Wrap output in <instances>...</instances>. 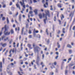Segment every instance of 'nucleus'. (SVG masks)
I'll return each instance as SVG.
<instances>
[{
  "instance_id": "f257e3e1",
  "label": "nucleus",
  "mask_w": 75,
  "mask_h": 75,
  "mask_svg": "<svg viewBox=\"0 0 75 75\" xmlns=\"http://www.w3.org/2000/svg\"><path fill=\"white\" fill-rule=\"evenodd\" d=\"M35 43H33V47L34 48V51L35 53V54H36V53H37L38 55H37V60L36 61V63L37 64V65H39V64H38V62H39V61H40V57H39V52H40V51L38 50V49L39 50H41V49H40V47L36 46V47H35Z\"/></svg>"
},
{
  "instance_id": "f03ea898",
  "label": "nucleus",
  "mask_w": 75,
  "mask_h": 75,
  "mask_svg": "<svg viewBox=\"0 0 75 75\" xmlns=\"http://www.w3.org/2000/svg\"><path fill=\"white\" fill-rule=\"evenodd\" d=\"M46 13V14H43V17L44 18H45V19H44V22L45 24H46V21H47V16H48L49 17H50V12L48 11H45Z\"/></svg>"
},
{
  "instance_id": "7ed1b4c3",
  "label": "nucleus",
  "mask_w": 75,
  "mask_h": 75,
  "mask_svg": "<svg viewBox=\"0 0 75 75\" xmlns=\"http://www.w3.org/2000/svg\"><path fill=\"white\" fill-rule=\"evenodd\" d=\"M5 31H4V34L6 35H9L10 34V32H8V30L7 28V25H5L4 27Z\"/></svg>"
},
{
  "instance_id": "20e7f679",
  "label": "nucleus",
  "mask_w": 75,
  "mask_h": 75,
  "mask_svg": "<svg viewBox=\"0 0 75 75\" xmlns=\"http://www.w3.org/2000/svg\"><path fill=\"white\" fill-rule=\"evenodd\" d=\"M22 1L23 2H22L21 1L20 2V3L21 4V6H23V8H25V4L24 3V0H22Z\"/></svg>"
},
{
  "instance_id": "39448f33",
  "label": "nucleus",
  "mask_w": 75,
  "mask_h": 75,
  "mask_svg": "<svg viewBox=\"0 0 75 75\" xmlns=\"http://www.w3.org/2000/svg\"><path fill=\"white\" fill-rule=\"evenodd\" d=\"M74 11L71 12L69 15V17H71L70 21L72 20V17H73V15H74Z\"/></svg>"
},
{
  "instance_id": "423d86ee",
  "label": "nucleus",
  "mask_w": 75,
  "mask_h": 75,
  "mask_svg": "<svg viewBox=\"0 0 75 75\" xmlns=\"http://www.w3.org/2000/svg\"><path fill=\"white\" fill-rule=\"evenodd\" d=\"M0 72H1V71H2V62H0Z\"/></svg>"
},
{
  "instance_id": "0eeeda50",
  "label": "nucleus",
  "mask_w": 75,
  "mask_h": 75,
  "mask_svg": "<svg viewBox=\"0 0 75 75\" xmlns=\"http://www.w3.org/2000/svg\"><path fill=\"white\" fill-rule=\"evenodd\" d=\"M16 6L17 8H19V10H21V8H20V5L18 4H16Z\"/></svg>"
},
{
  "instance_id": "6e6552de",
  "label": "nucleus",
  "mask_w": 75,
  "mask_h": 75,
  "mask_svg": "<svg viewBox=\"0 0 75 75\" xmlns=\"http://www.w3.org/2000/svg\"><path fill=\"white\" fill-rule=\"evenodd\" d=\"M57 6L58 7H59V8H61L62 7V6H61V4H58Z\"/></svg>"
},
{
  "instance_id": "1a4fd4ad",
  "label": "nucleus",
  "mask_w": 75,
  "mask_h": 75,
  "mask_svg": "<svg viewBox=\"0 0 75 75\" xmlns=\"http://www.w3.org/2000/svg\"><path fill=\"white\" fill-rule=\"evenodd\" d=\"M1 45H2V47H6V46L7 45V43H5L3 44V43H1Z\"/></svg>"
},
{
  "instance_id": "9d476101",
  "label": "nucleus",
  "mask_w": 75,
  "mask_h": 75,
  "mask_svg": "<svg viewBox=\"0 0 75 75\" xmlns=\"http://www.w3.org/2000/svg\"><path fill=\"white\" fill-rule=\"evenodd\" d=\"M39 17L40 19H41V18H42V14H40L39 15Z\"/></svg>"
},
{
  "instance_id": "9b49d317",
  "label": "nucleus",
  "mask_w": 75,
  "mask_h": 75,
  "mask_svg": "<svg viewBox=\"0 0 75 75\" xmlns=\"http://www.w3.org/2000/svg\"><path fill=\"white\" fill-rule=\"evenodd\" d=\"M31 45L30 44H28V46L29 48H30V49H33V47H31Z\"/></svg>"
},
{
  "instance_id": "f8f14e48",
  "label": "nucleus",
  "mask_w": 75,
  "mask_h": 75,
  "mask_svg": "<svg viewBox=\"0 0 75 75\" xmlns=\"http://www.w3.org/2000/svg\"><path fill=\"white\" fill-rule=\"evenodd\" d=\"M37 11H38V10L37 9H35L34 11V12L35 13V14L37 15Z\"/></svg>"
},
{
  "instance_id": "ddd939ff",
  "label": "nucleus",
  "mask_w": 75,
  "mask_h": 75,
  "mask_svg": "<svg viewBox=\"0 0 75 75\" xmlns=\"http://www.w3.org/2000/svg\"><path fill=\"white\" fill-rule=\"evenodd\" d=\"M67 47H68V48H72V46L70 45H67Z\"/></svg>"
},
{
  "instance_id": "4468645a",
  "label": "nucleus",
  "mask_w": 75,
  "mask_h": 75,
  "mask_svg": "<svg viewBox=\"0 0 75 75\" xmlns=\"http://www.w3.org/2000/svg\"><path fill=\"white\" fill-rule=\"evenodd\" d=\"M11 34H14V31L13 30V29H12L11 30Z\"/></svg>"
},
{
  "instance_id": "2eb2a0df",
  "label": "nucleus",
  "mask_w": 75,
  "mask_h": 75,
  "mask_svg": "<svg viewBox=\"0 0 75 75\" xmlns=\"http://www.w3.org/2000/svg\"><path fill=\"white\" fill-rule=\"evenodd\" d=\"M7 23L9 24V20H8V17H7Z\"/></svg>"
},
{
  "instance_id": "dca6fc26",
  "label": "nucleus",
  "mask_w": 75,
  "mask_h": 75,
  "mask_svg": "<svg viewBox=\"0 0 75 75\" xmlns=\"http://www.w3.org/2000/svg\"><path fill=\"white\" fill-rule=\"evenodd\" d=\"M11 50H10L9 52V54L10 55H9V57H11Z\"/></svg>"
},
{
  "instance_id": "f3484780",
  "label": "nucleus",
  "mask_w": 75,
  "mask_h": 75,
  "mask_svg": "<svg viewBox=\"0 0 75 75\" xmlns=\"http://www.w3.org/2000/svg\"><path fill=\"white\" fill-rule=\"evenodd\" d=\"M18 13L17 12L16 13V14L13 16V17H16V16H18Z\"/></svg>"
},
{
  "instance_id": "a211bd4d",
  "label": "nucleus",
  "mask_w": 75,
  "mask_h": 75,
  "mask_svg": "<svg viewBox=\"0 0 75 75\" xmlns=\"http://www.w3.org/2000/svg\"><path fill=\"white\" fill-rule=\"evenodd\" d=\"M65 29L64 28L63 29L62 31H63V33H65Z\"/></svg>"
},
{
  "instance_id": "6ab92c4d",
  "label": "nucleus",
  "mask_w": 75,
  "mask_h": 75,
  "mask_svg": "<svg viewBox=\"0 0 75 75\" xmlns=\"http://www.w3.org/2000/svg\"><path fill=\"white\" fill-rule=\"evenodd\" d=\"M64 18V16L63 15H62V16H61V19L62 20V18Z\"/></svg>"
},
{
  "instance_id": "aec40b11",
  "label": "nucleus",
  "mask_w": 75,
  "mask_h": 75,
  "mask_svg": "<svg viewBox=\"0 0 75 75\" xmlns=\"http://www.w3.org/2000/svg\"><path fill=\"white\" fill-rule=\"evenodd\" d=\"M28 37H29V39L32 38V35H29Z\"/></svg>"
},
{
  "instance_id": "412c9836",
  "label": "nucleus",
  "mask_w": 75,
  "mask_h": 75,
  "mask_svg": "<svg viewBox=\"0 0 75 75\" xmlns=\"http://www.w3.org/2000/svg\"><path fill=\"white\" fill-rule=\"evenodd\" d=\"M8 52V50H7L5 53L4 55L6 56L7 55V52Z\"/></svg>"
},
{
  "instance_id": "4be33fe9",
  "label": "nucleus",
  "mask_w": 75,
  "mask_h": 75,
  "mask_svg": "<svg viewBox=\"0 0 75 75\" xmlns=\"http://www.w3.org/2000/svg\"><path fill=\"white\" fill-rule=\"evenodd\" d=\"M61 33V31H60L59 30L58 31L57 33V34H59V33Z\"/></svg>"
},
{
  "instance_id": "5701e85b",
  "label": "nucleus",
  "mask_w": 75,
  "mask_h": 75,
  "mask_svg": "<svg viewBox=\"0 0 75 75\" xmlns=\"http://www.w3.org/2000/svg\"><path fill=\"white\" fill-rule=\"evenodd\" d=\"M33 12L32 11H30L29 12V14H33Z\"/></svg>"
},
{
  "instance_id": "b1692460",
  "label": "nucleus",
  "mask_w": 75,
  "mask_h": 75,
  "mask_svg": "<svg viewBox=\"0 0 75 75\" xmlns=\"http://www.w3.org/2000/svg\"><path fill=\"white\" fill-rule=\"evenodd\" d=\"M5 38V36L4 35L2 37V40H3Z\"/></svg>"
},
{
  "instance_id": "393cba45",
  "label": "nucleus",
  "mask_w": 75,
  "mask_h": 75,
  "mask_svg": "<svg viewBox=\"0 0 75 75\" xmlns=\"http://www.w3.org/2000/svg\"><path fill=\"white\" fill-rule=\"evenodd\" d=\"M69 54H71L72 53V50H69Z\"/></svg>"
},
{
  "instance_id": "a878e982",
  "label": "nucleus",
  "mask_w": 75,
  "mask_h": 75,
  "mask_svg": "<svg viewBox=\"0 0 75 75\" xmlns=\"http://www.w3.org/2000/svg\"><path fill=\"white\" fill-rule=\"evenodd\" d=\"M46 0V5L47 6H48V0Z\"/></svg>"
},
{
  "instance_id": "bb28decb",
  "label": "nucleus",
  "mask_w": 75,
  "mask_h": 75,
  "mask_svg": "<svg viewBox=\"0 0 75 75\" xmlns=\"http://www.w3.org/2000/svg\"><path fill=\"white\" fill-rule=\"evenodd\" d=\"M24 28H23L22 29V35H23V31H24Z\"/></svg>"
},
{
  "instance_id": "cd10ccee",
  "label": "nucleus",
  "mask_w": 75,
  "mask_h": 75,
  "mask_svg": "<svg viewBox=\"0 0 75 75\" xmlns=\"http://www.w3.org/2000/svg\"><path fill=\"white\" fill-rule=\"evenodd\" d=\"M46 32L47 33V35H48V29H46Z\"/></svg>"
},
{
  "instance_id": "c85d7f7f",
  "label": "nucleus",
  "mask_w": 75,
  "mask_h": 75,
  "mask_svg": "<svg viewBox=\"0 0 75 75\" xmlns=\"http://www.w3.org/2000/svg\"><path fill=\"white\" fill-rule=\"evenodd\" d=\"M13 42V40L12 39H11L10 40V42H9V44H11V42Z\"/></svg>"
},
{
  "instance_id": "c756f323",
  "label": "nucleus",
  "mask_w": 75,
  "mask_h": 75,
  "mask_svg": "<svg viewBox=\"0 0 75 75\" xmlns=\"http://www.w3.org/2000/svg\"><path fill=\"white\" fill-rule=\"evenodd\" d=\"M50 75H54V73L52 72L50 73Z\"/></svg>"
},
{
  "instance_id": "7c9ffc66",
  "label": "nucleus",
  "mask_w": 75,
  "mask_h": 75,
  "mask_svg": "<svg viewBox=\"0 0 75 75\" xmlns=\"http://www.w3.org/2000/svg\"><path fill=\"white\" fill-rule=\"evenodd\" d=\"M49 42H50V40H48L47 41V44H49Z\"/></svg>"
},
{
  "instance_id": "2f4dec72",
  "label": "nucleus",
  "mask_w": 75,
  "mask_h": 75,
  "mask_svg": "<svg viewBox=\"0 0 75 75\" xmlns=\"http://www.w3.org/2000/svg\"><path fill=\"white\" fill-rule=\"evenodd\" d=\"M26 28H28V24H26Z\"/></svg>"
},
{
  "instance_id": "473e14b6",
  "label": "nucleus",
  "mask_w": 75,
  "mask_h": 75,
  "mask_svg": "<svg viewBox=\"0 0 75 75\" xmlns=\"http://www.w3.org/2000/svg\"><path fill=\"white\" fill-rule=\"evenodd\" d=\"M8 38L7 37L6 38V39H4V40L5 41H7V40H8Z\"/></svg>"
},
{
  "instance_id": "72a5a7b5",
  "label": "nucleus",
  "mask_w": 75,
  "mask_h": 75,
  "mask_svg": "<svg viewBox=\"0 0 75 75\" xmlns=\"http://www.w3.org/2000/svg\"><path fill=\"white\" fill-rule=\"evenodd\" d=\"M29 8L30 10H33V9H32V7H31V6H30L29 7Z\"/></svg>"
},
{
  "instance_id": "f704fd0d",
  "label": "nucleus",
  "mask_w": 75,
  "mask_h": 75,
  "mask_svg": "<svg viewBox=\"0 0 75 75\" xmlns=\"http://www.w3.org/2000/svg\"><path fill=\"white\" fill-rule=\"evenodd\" d=\"M66 24H67V22H65L64 24V27H65Z\"/></svg>"
},
{
  "instance_id": "c9c22d12",
  "label": "nucleus",
  "mask_w": 75,
  "mask_h": 75,
  "mask_svg": "<svg viewBox=\"0 0 75 75\" xmlns=\"http://www.w3.org/2000/svg\"><path fill=\"white\" fill-rule=\"evenodd\" d=\"M4 60H5V59L4 58H3V64H4Z\"/></svg>"
},
{
  "instance_id": "e433bc0d",
  "label": "nucleus",
  "mask_w": 75,
  "mask_h": 75,
  "mask_svg": "<svg viewBox=\"0 0 75 75\" xmlns=\"http://www.w3.org/2000/svg\"><path fill=\"white\" fill-rule=\"evenodd\" d=\"M36 35V34L35 33H33V37H35V35Z\"/></svg>"
},
{
  "instance_id": "4c0bfd02",
  "label": "nucleus",
  "mask_w": 75,
  "mask_h": 75,
  "mask_svg": "<svg viewBox=\"0 0 75 75\" xmlns=\"http://www.w3.org/2000/svg\"><path fill=\"white\" fill-rule=\"evenodd\" d=\"M9 4H10V6H11V5H12L13 4V3H12V2H10V3Z\"/></svg>"
},
{
  "instance_id": "58836bf2",
  "label": "nucleus",
  "mask_w": 75,
  "mask_h": 75,
  "mask_svg": "<svg viewBox=\"0 0 75 75\" xmlns=\"http://www.w3.org/2000/svg\"><path fill=\"white\" fill-rule=\"evenodd\" d=\"M12 10H14V7H12L11 8Z\"/></svg>"
},
{
  "instance_id": "ea45409f",
  "label": "nucleus",
  "mask_w": 75,
  "mask_h": 75,
  "mask_svg": "<svg viewBox=\"0 0 75 75\" xmlns=\"http://www.w3.org/2000/svg\"><path fill=\"white\" fill-rule=\"evenodd\" d=\"M34 3H37V1H36V0H33Z\"/></svg>"
},
{
  "instance_id": "a19ab883",
  "label": "nucleus",
  "mask_w": 75,
  "mask_h": 75,
  "mask_svg": "<svg viewBox=\"0 0 75 75\" xmlns=\"http://www.w3.org/2000/svg\"><path fill=\"white\" fill-rule=\"evenodd\" d=\"M57 47L58 48H60V45H57Z\"/></svg>"
},
{
  "instance_id": "79ce46f5",
  "label": "nucleus",
  "mask_w": 75,
  "mask_h": 75,
  "mask_svg": "<svg viewBox=\"0 0 75 75\" xmlns=\"http://www.w3.org/2000/svg\"><path fill=\"white\" fill-rule=\"evenodd\" d=\"M29 34H31V30H29Z\"/></svg>"
},
{
  "instance_id": "37998d69",
  "label": "nucleus",
  "mask_w": 75,
  "mask_h": 75,
  "mask_svg": "<svg viewBox=\"0 0 75 75\" xmlns=\"http://www.w3.org/2000/svg\"><path fill=\"white\" fill-rule=\"evenodd\" d=\"M54 21H56V16H54Z\"/></svg>"
},
{
  "instance_id": "c03bdc74",
  "label": "nucleus",
  "mask_w": 75,
  "mask_h": 75,
  "mask_svg": "<svg viewBox=\"0 0 75 75\" xmlns=\"http://www.w3.org/2000/svg\"><path fill=\"white\" fill-rule=\"evenodd\" d=\"M30 2L29 3L30 4H32V1L31 0H30Z\"/></svg>"
},
{
  "instance_id": "a18cd8bd",
  "label": "nucleus",
  "mask_w": 75,
  "mask_h": 75,
  "mask_svg": "<svg viewBox=\"0 0 75 75\" xmlns=\"http://www.w3.org/2000/svg\"><path fill=\"white\" fill-rule=\"evenodd\" d=\"M11 22L12 23H13L14 22V20H13V18H12V20H11Z\"/></svg>"
},
{
  "instance_id": "49530a36",
  "label": "nucleus",
  "mask_w": 75,
  "mask_h": 75,
  "mask_svg": "<svg viewBox=\"0 0 75 75\" xmlns=\"http://www.w3.org/2000/svg\"><path fill=\"white\" fill-rule=\"evenodd\" d=\"M71 59H72V58H69L68 59V61H71Z\"/></svg>"
},
{
  "instance_id": "de8ad7c7",
  "label": "nucleus",
  "mask_w": 75,
  "mask_h": 75,
  "mask_svg": "<svg viewBox=\"0 0 75 75\" xmlns=\"http://www.w3.org/2000/svg\"><path fill=\"white\" fill-rule=\"evenodd\" d=\"M44 7H45V8H47V6L45 5V4H44Z\"/></svg>"
},
{
  "instance_id": "09e8293b",
  "label": "nucleus",
  "mask_w": 75,
  "mask_h": 75,
  "mask_svg": "<svg viewBox=\"0 0 75 75\" xmlns=\"http://www.w3.org/2000/svg\"><path fill=\"white\" fill-rule=\"evenodd\" d=\"M65 74H67L68 73V71L66 70L65 71Z\"/></svg>"
},
{
  "instance_id": "8fccbe9b",
  "label": "nucleus",
  "mask_w": 75,
  "mask_h": 75,
  "mask_svg": "<svg viewBox=\"0 0 75 75\" xmlns=\"http://www.w3.org/2000/svg\"><path fill=\"white\" fill-rule=\"evenodd\" d=\"M34 67L35 68V69H36L37 68H36V65L34 64Z\"/></svg>"
},
{
  "instance_id": "3c124183",
  "label": "nucleus",
  "mask_w": 75,
  "mask_h": 75,
  "mask_svg": "<svg viewBox=\"0 0 75 75\" xmlns=\"http://www.w3.org/2000/svg\"><path fill=\"white\" fill-rule=\"evenodd\" d=\"M42 59H44V54H42Z\"/></svg>"
},
{
  "instance_id": "603ef678",
  "label": "nucleus",
  "mask_w": 75,
  "mask_h": 75,
  "mask_svg": "<svg viewBox=\"0 0 75 75\" xmlns=\"http://www.w3.org/2000/svg\"><path fill=\"white\" fill-rule=\"evenodd\" d=\"M6 7V5H4L3 6V8H5V7Z\"/></svg>"
},
{
  "instance_id": "864d4df0",
  "label": "nucleus",
  "mask_w": 75,
  "mask_h": 75,
  "mask_svg": "<svg viewBox=\"0 0 75 75\" xmlns=\"http://www.w3.org/2000/svg\"><path fill=\"white\" fill-rule=\"evenodd\" d=\"M56 55H58V54H59V53H58V52H57L56 53Z\"/></svg>"
},
{
  "instance_id": "5fc2aeb1",
  "label": "nucleus",
  "mask_w": 75,
  "mask_h": 75,
  "mask_svg": "<svg viewBox=\"0 0 75 75\" xmlns=\"http://www.w3.org/2000/svg\"><path fill=\"white\" fill-rule=\"evenodd\" d=\"M2 18L3 20H5V18L4 17H3Z\"/></svg>"
},
{
  "instance_id": "6e6d98bb",
  "label": "nucleus",
  "mask_w": 75,
  "mask_h": 75,
  "mask_svg": "<svg viewBox=\"0 0 75 75\" xmlns=\"http://www.w3.org/2000/svg\"><path fill=\"white\" fill-rule=\"evenodd\" d=\"M54 64L55 65H57V62H55L54 63Z\"/></svg>"
},
{
  "instance_id": "4d7b16f0",
  "label": "nucleus",
  "mask_w": 75,
  "mask_h": 75,
  "mask_svg": "<svg viewBox=\"0 0 75 75\" xmlns=\"http://www.w3.org/2000/svg\"><path fill=\"white\" fill-rule=\"evenodd\" d=\"M63 61H65V62H66L67 61V59H64L63 60Z\"/></svg>"
},
{
  "instance_id": "13d9d810",
  "label": "nucleus",
  "mask_w": 75,
  "mask_h": 75,
  "mask_svg": "<svg viewBox=\"0 0 75 75\" xmlns=\"http://www.w3.org/2000/svg\"><path fill=\"white\" fill-rule=\"evenodd\" d=\"M2 32H0V36H1V34H2Z\"/></svg>"
},
{
  "instance_id": "bf43d9fd",
  "label": "nucleus",
  "mask_w": 75,
  "mask_h": 75,
  "mask_svg": "<svg viewBox=\"0 0 75 75\" xmlns=\"http://www.w3.org/2000/svg\"><path fill=\"white\" fill-rule=\"evenodd\" d=\"M58 56H56V57H55V59H57L58 58Z\"/></svg>"
},
{
  "instance_id": "052dcab7",
  "label": "nucleus",
  "mask_w": 75,
  "mask_h": 75,
  "mask_svg": "<svg viewBox=\"0 0 75 75\" xmlns=\"http://www.w3.org/2000/svg\"><path fill=\"white\" fill-rule=\"evenodd\" d=\"M21 15H20L19 17V20H21Z\"/></svg>"
},
{
  "instance_id": "680f3d73",
  "label": "nucleus",
  "mask_w": 75,
  "mask_h": 75,
  "mask_svg": "<svg viewBox=\"0 0 75 75\" xmlns=\"http://www.w3.org/2000/svg\"><path fill=\"white\" fill-rule=\"evenodd\" d=\"M14 50L15 49H13L12 50V52L13 53H14Z\"/></svg>"
},
{
  "instance_id": "e2e57ef3",
  "label": "nucleus",
  "mask_w": 75,
  "mask_h": 75,
  "mask_svg": "<svg viewBox=\"0 0 75 75\" xmlns=\"http://www.w3.org/2000/svg\"><path fill=\"white\" fill-rule=\"evenodd\" d=\"M75 26H74L73 27V30H75Z\"/></svg>"
},
{
  "instance_id": "0e129e2a",
  "label": "nucleus",
  "mask_w": 75,
  "mask_h": 75,
  "mask_svg": "<svg viewBox=\"0 0 75 75\" xmlns=\"http://www.w3.org/2000/svg\"><path fill=\"white\" fill-rule=\"evenodd\" d=\"M74 43L73 42H71V45H74Z\"/></svg>"
},
{
  "instance_id": "69168bd1",
  "label": "nucleus",
  "mask_w": 75,
  "mask_h": 75,
  "mask_svg": "<svg viewBox=\"0 0 75 75\" xmlns=\"http://www.w3.org/2000/svg\"><path fill=\"white\" fill-rule=\"evenodd\" d=\"M72 9H74V6L73 5L72 6Z\"/></svg>"
},
{
  "instance_id": "338daca9",
  "label": "nucleus",
  "mask_w": 75,
  "mask_h": 75,
  "mask_svg": "<svg viewBox=\"0 0 75 75\" xmlns=\"http://www.w3.org/2000/svg\"><path fill=\"white\" fill-rule=\"evenodd\" d=\"M25 56L26 57H28V54H25Z\"/></svg>"
},
{
  "instance_id": "774afa93",
  "label": "nucleus",
  "mask_w": 75,
  "mask_h": 75,
  "mask_svg": "<svg viewBox=\"0 0 75 75\" xmlns=\"http://www.w3.org/2000/svg\"><path fill=\"white\" fill-rule=\"evenodd\" d=\"M9 14H12V12H10L9 13Z\"/></svg>"
}]
</instances>
